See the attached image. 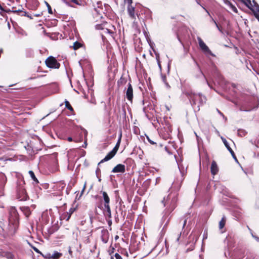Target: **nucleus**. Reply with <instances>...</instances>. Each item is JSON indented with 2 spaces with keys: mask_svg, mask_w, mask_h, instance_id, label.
<instances>
[{
  "mask_svg": "<svg viewBox=\"0 0 259 259\" xmlns=\"http://www.w3.org/2000/svg\"><path fill=\"white\" fill-rule=\"evenodd\" d=\"M26 16L30 18V19H32V17L31 16H30V15H29L27 13V15Z\"/></svg>",
  "mask_w": 259,
  "mask_h": 259,
  "instance_id": "59",
  "label": "nucleus"
},
{
  "mask_svg": "<svg viewBox=\"0 0 259 259\" xmlns=\"http://www.w3.org/2000/svg\"><path fill=\"white\" fill-rule=\"evenodd\" d=\"M124 255H125L126 256H128V253H127V251L126 250H124L123 251V253Z\"/></svg>",
  "mask_w": 259,
  "mask_h": 259,
  "instance_id": "48",
  "label": "nucleus"
},
{
  "mask_svg": "<svg viewBox=\"0 0 259 259\" xmlns=\"http://www.w3.org/2000/svg\"><path fill=\"white\" fill-rule=\"evenodd\" d=\"M141 12L142 14L143 13L146 15V19H149L152 18V12L149 9L143 8L142 7V9H141Z\"/></svg>",
  "mask_w": 259,
  "mask_h": 259,
  "instance_id": "16",
  "label": "nucleus"
},
{
  "mask_svg": "<svg viewBox=\"0 0 259 259\" xmlns=\"http://www.w3.org/2000/svg\"><path fill=\"white\" fill-rule=\"evenodd\" d=\"M218 112L219 113V114H220L221 116H223V118L226 120H227V118L224 116V115L218 109H217Z\"/></svg>",
  "mask_w": 259,
  "mask_h": 259,
  "instance_id": "38",
  "label": "nucleus"
},
{
  "mask_svg": "<svg viewBox=\"0 0 259 259\" xmlns=\"http://www.w3.org/2000/svg\"><path fill=\"white\" fill-rule=\"evenodd\" d=\"M82 46V44L76 41L73 43V48L74 50H76L80 48Z\"/></svg>",
  "mask_w": 259,
  "mask_h": 259,
  "instance_id": "20",
  "label": "nucleus"
},
{
  "mask_svg": "<svg viewBox=\"0 0 259 259\" xmlns=\"http://www.w3.org/2000/svg\"><path fill=\"white\" fill-rule=\"evenodd\" d=\"M159 179H160V178H157L156 179V182H157V181H158V180H159Z\"/></svg>",
  "mask_w": 259,
  "mask_h": 259,
  "instance_id": "61",
  "label": "nucleus"
},
{
  "mask_svg": "<svg viewBox=\"0 0 259 259\" xmlns=\"http://www.w3.org/2000/svg\"><path fill=\"white\" fill-rule=\"evenodd\" d=\"M0 226H1V227L2 228V229H3V230H4V231L10 232V231H12L13 230L12 229H10V226H9V225L7 227H5V226H4L3 225L2 226L1 224H0Z\"/></svg>",
  "mask_w": 259,
  "mask_h": 259,
  "instance_id": "28",
  "label": "nucleus"
},
{
  "mask_svg": "<svg viewBox=\"0 0 259 259\" xmlns=\"http://www.w3.org/2000/svg\"><path fill=\"white\" fill-rule=\"evenodd\" d=\"M96 28L98 30H104L102 24H97L96 25Z\"/></svg>",
  "mask_w": 259,
  "mask_h": 259,
  "instance_id": "33",
  "label": "nucleus"
},
{
  "mask_svg": "<svg viewBox=\"0 0 259 259\" xmlns=\"http://www.w3.org/2000/svg\"><path fill=\"white\" fill-rule=\"evenodd\" d=\"M59 184H60V186L62 188H63L65 186V184L64 183H63V182H61L59 183Z\"/></svg>",
  "mask_w": 259,
  "mask_h": 259,
  "instance_id": "44",
  "label": "nucleus"
},
{
  "mask_svg": "<svg viewBox=\"0 0 259 259\" xmlns=\"http://www.w3.org/2000/svg\"><path fill=\"white\" fill-rule=\"evenodd\" d=\"M45 4L48 8V13L50 14H52L53 11H52V8H51L50 5L47 2H45Z\"/></svg>",
  "mask_w": 259,
  "mask_h": 259,
  "instance_id": "29",
  "label": "nucleus"
},
{
  "mask_svg": "<svg viewBox=\"0 0 259 259\" xmlns=\"http://www.w3.org/2000/svg\"><path fill=\"white\" fill-rule=\"evenodd\" d=\"M255 17L259 21V15L257 14H254Z\"/></svg>",
  "mask_w": 259,
  "mask_h": 259,
  "instance_id": "51",
  "label": "nucleus"
},
{
  "mask_svg": "<svg viewBox=\"0 0 259 259\" xmlns=\"http://www.w3.org/2000/svg\"><path fill=\"white\" fill-rule=\"evenodd\" d=\"M84 134L85 136L87 135V131L86 130H84Z\"/></svg>",
  "mask_w": 259,
  "mask_h": 259,
  "instance_id": "60",
  "label": "nucleus"
},
{
  "mask_svg": "<svg viewBox=\"0 0 259 259\" xmlns=\"http://www.w3.org/2000/svg\"><path fill=\"white\" fill-rule=\"evenodd\" d=\"M230 8H231V9L235 12H237V9L236 8L233 6V5H231V6L230 7Z\"/></svg>",
  "mask_w": 259,
  "mask_h": 259,
  "instance_id": "42",
  "label": "nucleus"
},
{
  "mask_svg": "<svg viewBox=\"0 0 259 259\" xmlns=\"http://www.w3.org/2000/svg\"><path fill=\"white\" fill-rule=\"evenodd\" d=\"M161 78L163 82L166 81V76L165 75L161 74Z\"/></svg>",
  "mask_w": 259,
  "mask_h": 259,
  "instance_id": "41",
  "label": "nucleus"
},
{
  "mask_svg": "<svg viewBox=\"0 0 259 259\" xmlns=\"http://www.w3.org/2000/svg\"><path fill=\"white\" fill-rule=\"evenodd\" d=\"M229 152H230V153L231 154V155H232V157H233V158H234L236 161H237V158H236V156H235V153H234V151H233V150H232V149H230V150H229Z\"/></svg>",
  "mask_w": 259,
  "mask_h": 259,
  "instance_id": "31",
  "label": "nucleus"
},
{
  "mask_svg": "<svg viewBox=\"0 0 259 259\" xmlns=\"http://www.w3.org/2000/svg\"><path fill=\"white\" fill-rule=\"evenodd\" d=\"M178 164V167H179V170H180L182 176H183L185 175V170H184V168L182 169L180 167L179 164Z\"/></svg>",
  "mask_w": 259,
  "mask_h": 259,
  "instance_id": "34",
  "label": "nucleus"
},
{
  "mask_svg": "<svg viewBox=\"0 0 259 259\" xmlns=\"http://www.w3.org/2000/svg\"><path fill=\"white\" fill-rule=\"evenodd\" d=\"M125 171V166L122 164H118L116 165L112 170L113 173H124Z\"/></svg>",
  "mask_w": 259,
  "mask_h": 259,
  "instance_id": "13",
  "label": "nucleus"
},
{
  "mask_svg": "<svg viewBox=\"0 0 259 259\" xmlns=\"http://www.w3.org/2000/svg\"><path fill=\"white\" fill-rule=\"evenodd\" d=\"M226 221V219L225 217H223L222 218V220L219 222V228L220 229H222L225 226V223Z\"/></svg>",
  "mask_w": 259,
  "mask_h": 259,
  "instance_id": "19",
  "label": "nucleus"
},
{
  "mask_svg": "<svg viewBox=\"0 0 259 259\" xmlns=\"http://www.w3.org/2000/svg\"><path fill=\"white\" fill-rule=\"evenodd\" d=\"M164 83L167 89H170V87L166 81Z\"/></svg>",
  "mask_w": 259,
  "mask_h": 259,
  "instance_id": "45",
  "label": "nucleus"
},
{
  "mask_svg": "<svg viewBox=\"0 0 259 259\" xmlns=\"http://www.w3.org/2000/svg\"><path fill=\"white\" fill-rule=\"evenodd\" d=\"M29 174L31 178V179L36 183H38V181L37 179V178H36L34 172L32 171V170H29Z\"/></svg>",
  "mask_w": 259,
  "mask_h": 259,
  "instance_id": "21",
  "label": "nucleus"
},
{
  "mask_svg": "<svg viewBox=\"0 0 259 259\" xmlns=\"http://www.w3.org/2000/svg\"><path fill=\"white\" fill-rule=\"evenodd\" d=\"M125 3H133V0H124Z\"/></svg>",
  "mask_w": 259,
  "mask_h": 259,
  "instance_id": "49",
  "label": "nucleus"
},
{
  "mask_svg": "<svg viewBox=\"0 0 259 259\" xmlns=\"http://www.w3.org/2000/svg\"><path fill=\"white\" fill-rule=\"evenodd\" d=\"M51 254L50 253H46L45 255H44V256L46 258H49V259H50V258H52V257H51Z\"/></svg>",
  "mask_w": 259,
  "mask_h": 259,
  "instance_id": "35",
  "label": "nucleus"
},
{
  "mask_svg": "<svg viewBox=\"0 0 259 259\" xmlns=\"http://www.w3.org/2000/svg\"><path fill=\"white\" fill-rule=\"evenodd\" d=\"M119 147V146L117 145H115L114 148L110 152H109L102 160H101L98 163V165H100L101 163L110 160L111 158H112L117 153Z\"/></svg>",
  "mask_w": 259,
  "mask_h": 259,
  "instance_id": "9",
  "label": "nucleus"
},
{
  "mask_svg": "<svg viewBox=\"0 0 259 259\" xmlns=\"http://www.w3.org/2000/svg\"><path fill=\"white\" fill-rule=\"evenodd\" d=\"M181 236V233H180L179 234H178V237L176 239L177 242H179Z\"/></svg>",
  "mask_w": 259,
  "mask_h": 259,
  "instance_id": "46",
  "label": "nucleus"
},
{
  "mask_svg": "<svg viewBox=\"0 0 259 259\" xmlns=\"http://www.w3.org/2000/svg\"><path fill=\"white\" fill-rule=\"evenodd\" d=\"M126 97L129 101L132 102L133 98V90L130 83L128 84V87L126 92Z\"/></svg>",
  "mask_w": 259,
  "mask_h": 259,
  "instance_id": "12",
  "label": "nucleus"
},
{
  "mask_svg": "<svg viewBox=\"0 0 259 259\" xmlns=\"http://www.w3.org/2000/svg\"><path fill=\"white\" fill-rule=\"evenodd\" d=\"M46 64L49 68L58 69L60 67V64L58 63L55 58L50 56L45 61Z\"/></svg>",
  "mask_w": 259,
  "mask_h": 259,
  "instance_id": "7",
  "label": "nucleus"
},
{
  "mask_svg": "<svg viewBox=\"0 0 259 259\" xmlns=\"http://www.w3.org/2000/svg\"><path fill=\"white\" fill-rule=\"evenodd\" d=\"M87 145V142L85 141V142L84 143V144L82 145V147L86 148Z\"/></svg>",
  "mask_w": 259,
  "mask_h": 259,
  "instance_id": "56",
  "label": "nucleus"
},
{
  "mask_svg": "<svg viewBox=\"0 0 259 259\" xmlns=\"http://www.w3.org/2000/svg\"><path fill=\"white\" fill-rule=\"evenodd\" d=\"M177 194L175 192L170 193L166 197H164L161 201L163 206L165 207V213H170L177 206Z\"/></svg>",
  "mask_w": 259,
  "mask_h": 259,
  "instance_id": "1",
  "label": "nucleus"
},
{
  "mask_svg": "<svg viewBox=\"0 0 259 259\" xmlns=\"http://www.w3.org/2000/svg\"><path fill=\"white\" fill-rule=\"evenodd\" d=\"M68 141H72V139L71 137H68Z\"/></svg>",
  "mask_w": 259,
  "mask_h": 259,
  "instance_id": "58",
  "label": "nucleus"
},
{
  "mask_svg": "<svg viewBox=\"0 0 259 259\" xmlns=\"http://www.w3.org/2000/svg\"><path fill=\"white\" fill-rule=\"evenodd\" d=\"M187 96L189 99L191 105L194 107L195 105H197L198 110L200 106L205 102L206 98L203 96L201 94H196L192 91H188L186 93Z\"/></svg>",
  "mask_w": 259,
  "mask_h": 259,
  "instance_id": "3",
  "label": "nucleus"
},
{
  "mask_svg": "<svg viewBox=\"0 0 259 259\" xmlns=\"http://www.w3.org/2000/svg\"><path fill=\"white\" fill-rule=\"evenodd\" d=\"M35 16L36 17H38V16H39L40 15L38 14H36V15H35Z\"/></svg>",
  "mask_w": 259,
  "mask_h": 259,
  "instance_id": "62",
  "label": "nucleus"
},
{
  "mask_svg": "<svg viewBox=\"0 0 259 259\" xmlns=\"http://www.w3.org/2000/svg\"><path fill=\"white\" fill-rule=\"evenodd\" d=\"M62 255V253L54 251L53 253L51 255L52 259H59Z\"/></svg>",
  "mask_w": 259,
  "mask_h": 259,
  "instance_id": "18",
  "label": "nucleus"
},
{
  "mask_svg": "<svg viewBox=\"0 0 259 259\" xmlns=\"http://www.w3.org/2000/svg\"><path fill=\"white\" fill-rule=\"evenodd\" d=\"M246 134L247 132L244 130L239 129L238 130V135L240 137H244L246 135Z\"/></svg>",
  "mask_w": 259,
  "mask_h": 259,
  "instance_id": "22",
  "label": "nucleus"
},
{
  "mask_svg": "<svg viewBox=\"0 0 259 259\" xmlns=\"http://www.w3.org/2000/svg\"><path fill=\"white\" fill-rule=\"evenodd\" d=\"M211 19H212V21H213V22L214 23V24L215 25L217 28H218V29L222 33H223V31H222V29L219 27V26L218 25L217 23L216 22V21L213 19L211 18Z\"/></svg>",
  "mask_w": 259,
  "mask_h": 259,
  "instance_id": "30",
  "label": "nucleus"
},
{
  "mask_svg": "<svg viewBox=\"0 0 259 259\" xmlns=\"http://www.w3.org/2000/svg\"><path fill=\"white\" fill-rule=\"evenodd\" d=\"M127 12L129 17L133 21H135L138 18L139 20L143 19L141 16L140 12L142 6L139 4H133L127 3Z\"/></svg>",
  "mask_w": 259,
  "mask_h": 259,
  "instance_id": "2",
  "label": "nucleus"
},
{
  "mask_svg": "<svg viewBox=\"0 0 259 259\" xmlns=\"http://www.w3.org/2000/svg\"><path fill=\"white\" fill-rule=\"evenodd\" d=\"M121 137H122V133H121V132H120V133L119 134V137H118V139H120V141H121Z\"/></svg>",
  "mask_w": 259,
  "mask_h": 259,
  "instance_id": "57",
  "label": "nucleus"
},
{
  "mask_svg": "<svg viewBox=\"0 0 259 259\" xmlns=\"http://www.w3.org/2000/svg\"><path fill=\"white\" fill-rule=\"evenodd\" d=\"M186 223H187V220L185 219L184 222V224H183V228H184V227L185 226L186 224Z\"/></svg>",
  "mask_w": 259,
  "mask_h": 259,
  "instance_id": "54",
  "label": "nucleus"
},
{
  "mask_svg": "<svg viewBox=\"0 0 259 259\" xmlns=\"http://www.w3.org/2000/svg\"><path fill=\"white\" fill-rule=\"evenodd\" d=\"M65 107L70 111H73V108L70 105L69 102L67 100L65 101Z\"/></svg>",
  "mask_w": 259,
  "mask_h": 259,
  "instance_id": "26",
  "label": "nucleus"
},
{
  "mask_svg": "<svg viewBox=\"0 0 259 259\" xmlns=\"http://www.w3.org/2000/svg\"><path fill=\"white\" fill-rule=\"evenodd\" d=\"M103 30H104V32L105 33H108L110 35H111V36H112V34H113V33H114V32L112 30H111L109 29H108V28L104 29Z\"/></svg>",
  "mask_w": 259,
  "mask_h": 259,
  "instance_id": "27",
  "label": "nucleus"
},
{
  "mask_svg": "<svg viewBox=\"0 0 259 259\" xmlns=\"http://www.w3.org/2000/svg\"><path fill=\"white\" fill-rule=\"evenodd\" d=\"M147 139L148 141L151 144V145H156V143L153 141V140H151L150 138L148 136H146Z\"/></svg>",
  "mask_w": 259,
  "mask_h": 259,
  "instance_id": "32",
  "label": "nucleus"
},
{
  "mask_svg": "<svg viewBox=\"0 0 259 259\" xmlns=\"http://www.w3.org/2000/svg\"><path fill=\"white\" fill-rule=\"evenodd\" d=\"M255 10H256V12L254 14H257L259 15V6L258 5H257L256 6Z\"/></svg>",
  "mask_w": 259,
  "mask_h": 259,
  "instance_id": "43",
  "label": "nucleus"
},
{
  "mask_svg": "<svg viewBox=\"0 0 259 259\" xmlns=\"http://www.w3.org/2000/svg\"><path fill=\"white\" fill-rule=\"evenodd\" d=\"M197 39L201 50L206 56L210 55L213 57L215 56L200 37H198Z\"/></svg>",
  "mask_w": 259,
  "mask_h": 259,
  "instance_id": "8",
  "label": "nucleus"
},
{
  "mask_svg": "<svg viewBox=\"0 0 259 259\" xmlns=\"http://www.w3.org/2000/svg\"><path fill=\"white\" fill-rule=\"evenodd\" d=\"M100 4L98 3H97V7H95L94 8V11L96 13L94 14L95 15H96L97 17L99 18H102L103 17V14H104V9L102 7H101L100 6Z\"/></svg>",
  "mask_w": 259,
  "mask_h": 259,
  "instance_id": "11",
  "label": "nucleus"
},
{
  "mask_svg": "<svg viewBox=\"0 0 259 259\" xmlns=\"http://www.w3.org/2000/svg\"><path fill=\"white\" fill-rule=\"evenodd\" d=\"M120 142H121V141L120 140V139H118V141H117V142L116 143V145H117V146H119L120 144Z\"/></svg>",
  "mask_w": 259,
  "mask_h": 259,
  "instance_id": "50",
  "label": "nucleus"
},
{
  "mask_svg": "<svg viewBox=\"0 0 259 259\" xmlns=\"http://www.w3.org/2000/svg\"><path fill=\"white\" fill-rule=\"evenodd\" d=\"M65 3L69 5V2H72L77 5H80L81 4L77 0H62Z\"/></svg>",
  "mask_w": 259,
  "mask_h": 259,
  "instance_id": "23",
  "label": "nucleus"
},
{
  "mask_svg": "<svg viewBox=\"0 0 259 259\" xmlns=\"http://www.w3.org/2000/svg\"><path fill=\"white\" fill-rule=\"evenodd\" d=\"M74 185V184L72 183V185H71V183H70L68 185V187H69V190H70V189H71V187H72V186H73Z\"/></svg>",
  "mask_w": 259,
  "mask_h": 259,
  "instance_id": "55",
  "label": "nucleus"
},
{
  "mask_svg": "<svg viewBox=\"0 0 259 259\" xmlns=\"http://www.w3.org/2000/svg\"><path fill=\"white\" fill-rule=\"evenodd\" d=\"M192 59L194 61V62L195 63V64L196 65L197 68H198L199 72H200V74L203 76V77H204V78L205 79V80H206V82H207V84H208V85L210 88H211V85H210V84L209 83V82H208L205 76L204 75V73H203V72L202 71L201 69V68H200V65H199V64L197 63V62L196 61V60L193 58L192 57Z\"/></svg>",
  "mask_w": 259,
  "mask_h": 259,
  "instance_id": "17",
  "label": "nucleus"
},
{
  "mask_svg": "<svg viewBox=\"0 0 259 259\" xmlns=\"http://www.w3.org/2000/svg\"><path fill=\"white\" fill-rule=\"evenodd\" d=\"M252 236L257 241H259V238L258 237L254 236L253 234H252Z\"/></svg>",
  "mask_w": 259,
  "mask_h": 259,
  "instance_id": "47",
  "label": "nucleus"
},
{
  "mask_svg": "<svg viewBox=\"0 0 259 259\" xmlns=\"http://www.w3.org/2000/svg\"><path fill=\"white\" fill-rule=\"evenodd\" d=\"M224 2L226 5L230 6V7L231 6V5H232L230 1H229L228 0H224Z\"/></svg>",
  "mask_w": 259,
  "mask_h": 259,
  "instance_id": "36",
  "label": "nucleus"
},
{
  "mask_svg": "<svg viewBox=\"0 0 259 259\" xmlns=\"http://www.w3.org/2000/svg\"><path fill=\"white\" fill-rule=\"evenodd\" d=\"M165 150L167 152V153H168L169 154H171V152H170L169 151V150H168V148H167V147H165Z\"/></svg>",
  "mask_w": 259,
  "mask_h": 259,
  "instance_id": "52",
  "label": "nucleus"
},
{
  "mask_svg": "<svg viewBox=\"0 0 259 259\" xmlns=\"http://www.w3.org/2000/svg\"><path fill=\"white\" fill-rule=\"evenodd\" d=\"M103 195V198L104 200V205L105 207V211L106 213V215L109 218H111V211L109 205L110 198L107 193L105 191L101 192Z\"/></svg>",
  "mask_w": 259,
  "mask_h": 259,
  "instance_id": "6",
  "label": "nucleus"
},
{
  "mask_svg": "<svg viewBox=\"0 0 259 259\" xmlns=\"http://www.w3.org/2000/svg\"><path fill=\"white\" fill-rule=\"evenodd\" d=\"M200 6L203 8V9H204V10H205V11L207 12V14L210 16V14H209V13L208 12V11H207V10H206L204 7H203V6H202L201 5H200Z\"/></svg>",
  "mask_w": 259,
  "mask_h": 259,
  "instance_id": "53",
  "label": "nucleus"
},
{
  "mask_svg": "<svg viewBox=\"0 0 259 259\" xmlns=\"http://www.w3.org/2000/svg\"><path fill=\"white\" fill-rule=\"evenodd\" d=\"M219 78H220V79H222V76H221V75H219Z\"/></svg>",
  "mask_w": 259,
  "mask_h": 259,
  "instance_id": "63",
  "label": "nucleus"
},
{
  "mask_svg": "<svg viewBox=\"0 0 259 259\" xmlns=\"http://www.w3.org/2000/svg\"><path fill=\"white\" fill-rule=\"evenodd\" d=\"M109 232L107 230H103L101 231V240L104 243H106L109 239Z\"/></svg>",
  "mask_w": 259,
  "mask_h": 259,
  "instance_id": "14",
  "label": "nucleus"
},
{
  "mask_svg": "<svg viewBox=\"0 0 259 259\" xmlns=\"http://www.w3.org/2000/svg\"><path fill=\"white\" fill-rule=\"evenodd\" d=\"M25 181L22 177L18 178L16 183L17 198L20 201H25L28 196L25 188Z\"/></svg>",
  "mask_w": 259,
  "mask_h": 259,
  "instance_id": "4",
  "label": "nucleus"
},
{
  "mask_svg": "<svg viewBox=\"0 0 259 259\" xmlns=\"http://www.w3.org/2000/svg\"><path fill=\"white\" fill-rule=\"evenodd\" d=\"M34 250L36 251H38V249L36 248H34Z\"/></svg>",
  "mask_w": 259,
  "mask_h": 259,
  "instance_id": "64",
  "label": "nucleus"
},
{
  "mask_svg": "<svg viewBox=\"0 0 259 259\" xmlns=\"http://www.w3.org/2000/svg\"><path fill=\"white\" fill-rule=\"evenodd\" d=\"M9 222L10 229H15L18 223V214L15 207H11L10 209Z\"/></svg>",
  "mask_w": 259,
  "mask_h": 259,
  "instance_id": "5",
  "label": "nucleus"
},
{
  "mask_svg": "<svg viewBox=\"0 0 259 259\" xmlns=\"http://www.w3.org/2000/svg\"><path fill=\"white\" fill-rule=\"evenodd\" d=\"M211 174L214 176L217 175L219 171V167L215 161H212L210 167Z\"/></svg>",
  "mask_w": 259,
  "mask_h": 259,
  "instance_id": "15",
  "label": "nucleus"
},
{
  "mask_svg": "<svg viewBox=\"0 0 259 259\" xmlns=\"http://www.w3.org/2000/svg\"><path fill=\"white\" fill-rule=\"evenodd\" d=\"M13 12L15 13H18V14L19 15L22 16H26L27 15V12H26L25 11H21L20 10L14 11Z\"/></svg>",
  "mask_w": 259,
  "mask_h": 259,
  "instance_id": "25",
  "label": "nucleus"
},
{
  "mask_svg": "<svg viewBox=\"0 0 259 259\" xmlns=\"http://www.w3.org/2000/svg\"><path fill=\"white\" fill-rule=\"evenodd\" d=\"M73 211H74V209H73V208H70V210H69V215H68V218L67 219V220H68L70 218L71 214L73 212Z\"/></svg>",
  "mask_w": 259,
  "mask_h": 259,
  "instance_id": "37",
  "label": "nucleus"
},
{
  "mask_svg": "<svg viewBox=\"0 0 259 259\" xmlns=\"http://www.w3.org/2000/svg\"><path fill=\"white\" fill-rule=\"evenodd\" d=\"M230 254V259H241L243 257L244 253L241 250H237L229 254V255Z\"/></svg>",
  "mask_w": 259,
  "mask_h": 259,
  "instance_id": "10",
  "label": "nucleus"
},
{
  "mask_svg": "<svg viewBox=\"0 0 259 259\" xmlns=\"http://www.w3.org/2000/svg\"><path fill=\"white\" fill-rule=\"evenodd\" d=\"M115 257L116 258V259H122L121 255L117 253H115Z\"/></svg>",
  "mask_w": 259,
  "mask_h": 259,
  "instance_id": "39",
  "label": "nucleus"
},
{
  "mask_svg": "<svg viewBox=\"0 0 259 259\" xmlns=\"http://www.w3.org/2000/svg\"><path fill=\"white\" fill-rule=\"evenodd\" d=\"M7 258L12 259L14 257V255L12 253H8L7 255Z\"/></svg>",
  "mask_w": 259,
  "mask_h": 259,
  "instance_id": "40",
  "label": "nucleus"
},
{
  "mask_svg": "<svg viewBox=\"0 0 259 259\" xmlns=\"http://www.w3.org/2000/svg\"><path fill=\"white\" fill-rule=\"evenodd\" d=\"M222 140L224 144V145H225L226 147L227 148V149L228 150V151H229V150L230 149H232L228 143V142H227V141L226 140V139L222 137Z\"/></svg>",
  "mask_w": 259,
  "mask_h": 259,
  "instance_id": "24",
  "label": "nucleus"
}]
</instances>
